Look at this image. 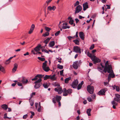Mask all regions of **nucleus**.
I'll return each instance as SVG.
<instances>
[{
    "label": "nucleus",
    "mask_w": 120,
    "mask_h": 120,
    "mask_svg": "<svg viewBox=\"0 0 120 120\" xmlns=\"http://www.w3.org/2000/svg\"><path fill=\"white\" fill-rule=\"evenodd\" d=\"M49 33L48 32H46L45 34H43V36L44 37H46L49 35Z\"/></svg>",
    "instance_id": "nucleus-38"
},
{
    "label": "nucleus",
    "mask_w": 120,
    "mask_h": 120,
    "mask_svg": "<svg viewBox=\"0 0 120 120\" xmlns=\"http://www.w3.org/2000/svg\"><path fill=\"white\" fill-rule=\"evenodd\" d=\"M87 90L90 94H93L94 91V86L90 85H88L87 87Z\"/></svg>",
    "instance_id": "nucleus-4"
},
{
    "label": "nucleus",
    "mask_w": 120,
    "mask_h": 120,
    "mask_svg": "<svg viewBox=\"0 0 120 120\" xmlns=\"http://www.w3.org/2000/svg\"><path fill=\"white\" fill-rule=\"evenodd\" d=\"M30 102L31 105V106H33L34 105V102L33 101L31 100L30 101Z\"/></svg>",
    "instance_id": "nucleus-55"
},
{
    "label": "nucleus",
    "mask_w": 120,
    "mask_h": 120,
    "mask_svg": "<svg viewBox=\"0 0 120 120\" xmlns=\"http://www.w3.org/2000/svg\"><path fill=\"white\" fill-rule=\"evenodd\" d=\"M52 0H47L46 1V2L47 3V5H48L49 4V3L51 2V1Z\"/></svg>",
    "instance_id": "nucleus-51"
},
{
    "label": "nucleus",
    "mask_w": 120,
    "mask_h": 120,
    "mask_svg": "<svg viewBox=\"0 0 120 120\" xmlns=\"http://www.w3.org/2000/svg\"><path fill=\"white\" fill-rule=\"evenodd\" d=\"M54 86L55 87L57 86L58 87H60V85L58 83H55Z\"/></svg>",
    "instance_id": "nucleus-52"
},
{
    "label": "nucleus",
    "mask_w": 120,
    "mask_h": 120,
    "mask_svg": "<svg viewBox=\"0 0 120 120\" xmlns=\"http://www.w3.org/2000/svg\"><path fill=\"white\" fill-rule=\"evenodd\" d=\"M72 92V90L71 89H69L68 90L67 93L69 94H71Z\"/></svg>",
    "instance_id": "nucleus-49"
},
{
    "label": "nucleus",
    "mask_w": 120,
    "mask_h": 120,
    "mask_svg": "<svg viewBox=\"0 0 120 120\" xmlns=\"http://www.w3.org/2000/svg\"><path fill=\"white\" fill-rule=\"evenodd\" d=\"M116 98H120V95L117 94H116Z\"/></svg>",
    "instance_id": "nucleus-58"
},
{
    "label": "nucleus",
    "mask_w": 120,
    "mask_h": 120,
    "mask_svg": "<svg viewBox=\"0 0 120 120\" xmlns=\"http://www.w3.org/2000/svg\"><path fill=\"white\" fill-rule=\"evenodd\" d=\"M44 76V75H42L41 74H38L34 78L32 79L31 80L32 81H37L38 79V78L39 79H41V78H42Z\"/></svg>",
    "instance_id": "nucleus-10"
},
{
    "label": "nucleus",
    "mask_w": 120,
    "mask_h": 120,
    "mask_svg": "<svg viewBox=\"0 0 120 120\" xmlns=\"http://www.w3.org/2000/svg\"><path fill=\"white\" fill-rule=\"evenodd\" d=\"M47 61H45V62L43 63L42 67L43 69L45 67H47Z\"/></svg>",
    "instance_id": "nucleus-29"
},
{
    "label": "nucleus",
    "mask_w": 120,
    "mask_h": 120,
    "mask_svg": "<svg viewBox=\"0 0 120 120\" xmlns=\"http://www.w3.org/2000/svg\"><path fill=\"white\" fill-rule=\"evenodd\" d=\"M92 60L94 62V64L100 62H101V60L99 58L97 57L95 55H93L92 57Z\"/></svg>",
    "instance_id": "nucleus-3"
},
{
    "label": "nucleus",
    "mask_w": 120,
    "mask_h": 120,
    "mask_svg": "<svg viewBox=\"0 0 120 120\" xmlns=\"http://www.w3.org/2000/svg\"><path fill=\"white\" fill-rule=\"evenodd\" d=\"M91 110V109L90 108L88 109L86 111V112L88 116H91L90 112Z\"/></svg>",
    "instance_id": "nucleus-27"
},
{
    "label": "nucleus",
    "mask_w": 120,
    "mask_h": 120,
    "mask_svg": "<svg viewBox=\"0 0 120 120\" xmlns=\"http://www.w3.org/2000/svg\"><path fill=\"white\" fill-rule=\"evenodd\" d=\"M50 39L51 38H47L44 41V42L45 43V45L48 42Z\"/></svg>",
    "instance_id": "nucleus-32"
},
{
    "label": "nucleus",
    "mask_w": 120,
    "mask_h": 120,
    "mask_svg": "<svg viewBox=\"0 0 120 120\" xmlns=\"http://www.w3.org/2000/svg\"><path fill=\"white\" fill-rule=\"evenodd\" d=\"M83 10L84 11H85L86 9L88 8V3L87 2H86L84 3L83 4Z\"/></svg>",
    "instance_id": "nucleus-14"
},
{
    "label": "nucleus",
    "mask_w": 120,
    "mask_h": 120,
    "mask_svg": "<svg viewBox=\"0 0 120 120\" xmlns=\"http://www.w3.org/2000/svg\"><path fill=\"white\" fill-rule=\"evenodd\" d=\"M44 71L46 72H48L50 70L48 67H46L43 69Z\"/></svg>",
    "instance_id": "nucleus-31"
},
{
    "label": "nucleus",
    "mask_w": 120,
    "mask_h": 120,
    "mask_svg": "<svg viewBox=\"0 0 120 120\" xmlns=\"http://www.w3.org/2000/svg\"><path fill=\"white\" fill-rule=\"evenodd\" d=\"M34 28H35L34 25V24H32L31 25L30 29L33 30Z\"/></svg>",
    "instance_id": "nucleus-47"
},
{
    "label": "nucleus",
    "mask_w": 120,
    "mask_h": 120,
    "mask_svg": "<svg viewBox=\"0 0 120 120\" xmlns=\"http://www.w3.org/2000/svg\"><path fill=\"white\" fill-rule=\"evenodd\" d=\"M98 69L99 71L101 72H102L104 71V70H103L102 69L101 67L98 68Z\"/></svg>",
    "instance_id": "nucleus-40"
},
{
    "label": "nucleus",
    "mask_w": 120,
    "mask_h": 120,
    "mask_svg": "<svg viewBox=\"0 0 120 120\" xmlns=\"http://www.w3.org/2000/svg\"><path fill=\"white\" fill-rule=\"evenodd\" d=\"M63 92L65 93H67L68 90H67L65 88H64L63 90Z\"/></svg>",
    "instance_id": "nucleus-56"
},
{
    "label": "nucleus",
    "mask_w": 120,
    "mask_h": 120,
    "mask_svg": "<svg viewBox=\"0 0 120 120\" xmlns=\"http://www.w3.org/2000/svg\"><path fill=\"white\" fill-rule=\"evenodd\" d=\"M87 55L89 57H90L92 60V56L91 53H90L89 52H88L87 53Z\"/></svg>",
    "instance_id": "nucleus-41"
},
{
    "label": "nucleus",
    "mask_w": 120,
    "mask_h": 120,
    "mask_svg": "<svg viewBox=\"0 0 120 120\" xmlns=\"http://www.w3.org/2000/svg\"><path fill=\"white\" fill-rule=\"evenodd\" d=\"M38 59L39 60L42 61H44L45 60V59L44 58H41L40 57H38Z\"/></svg>",
    "instance_id": "nucleus-37"
},
{
    "label": "nucleus",
    "mask_w": 120,
    "mask_h": 120,
    "mask_svg": "<svg viewBox=\"0 0 120 120\" xmlns=\"http://www.w3.org/2000/svg\"><path fill=\"white\" fill-rule=\"evenodd\" d=\"M41 45L40 44L38 45L34 49V50L36 52L39 51L40 49L42 48L41 47Z\"/></svg>",
    "instance_id": "nucleus-13"
},
{
    "label": "nucleus",
    "mask_w": 120,
    "mask_h": 120,
    "mask_svg": "<svg viewBox=\"0 0 120 120\" xmlns=\"http://www.w3.org/2000/svg\"><path fill=\"white\" fill-rule=\"evenodd\" d=\"M68 19H70V20L69 21V23L71 25L73 24L74 23V20L72 18L70 17H69Z\"/></svg>",
    "instance_id": "nucleus-22"
},
{
    "label": "nucleus",
    "mask_w": 120,
    "mask_h": 120,
    "mask_svg": "<svg viewBox=\"0 0 120 120\" xmlns=\"http://www.w3.org/2000/svg\"><path fill=\"white\" fill-rule=\"evenodd\" d=\"M73 41L74 42L76 45H79V41L77 39L73 40Z\"/></svg>",
    "instance_id": "nucleus-30"
},
{
    "label": "nucleus",
    "mask_w": 120,
    "mask_h": 120,
    "mask_svg": "<svg viewBox=\"0 0 120 120\" xmlns=\"http://www.w3.org/2000/svg\"><path fill=\"white\" fill-rule=\"evenodd\" d=\"M109 74L108 75V76L112 78H114L115 77V75L113 72V71H112L110 73H109Z\"/></svg>",
    "instance_id": "nucleus-19"
},
{
    "label": "nucleus",
    "mask_w": 120,
    "mask_h": 120,
    "mask_svg": "<svg viewBox=\"0 0 120 120\" xmlns=\"http://www.w3.org/2000/svg\"><path fill=\"white\" fill-rule=\"evenodd\" d=\"M82 9V6L80 5H79L76 7L75 10V14H76L77 13H78Z\"/></svg>",
    "instance_id": "nucleus-6"
},
{
    "label": "nucleus",
    "mask_w": 120,
    "mask_h": 120,
    "mask_svg": "<svg viewBox=\"0 0 120 120\" xmlns=\"http://www.w3.org/2000/svg\"><path fill=\"white\" fill-rule=\"evenodd\" d=\"M43 86L45 88H48L49 86L47 83H45L43 84Z\"/></svg>",
    "instance_id": "nucleus-35"
},
{
    "label": "nucleus",
    "mask_w": 120,
    "mask_h": 120,
    "mask_svg": "<svg viewBox=\"0 0 120 120\" xmlns=\"http://www.w3.org/2000/svg\"><path fill=\"white\" fill-rule=\"evenodd\" d=\"M45 30L47 31H49L51 29L49 27L45 26Z\"/></svg>",
    "instance_id": "nucleus-43"
},
{
    "label": "nucleus",
    "mask_w": 120,
    "mask_h": 120,
    "mask_svg": "<svg viewBox=\"0 0 120 120\" xmlns=\"http://www.w3.org/2000/svg\"><path fill=\"white\" fill-rule=\"evenodd\" d=\"M74 51L76 53H79L80 54L81 53V49L80 47L78 46H74L73 48Z\"/></svg>",
    "instance_id": "nucleus-7"
},
{
    "label": "nucleus",
    "mask_w": 120,
    "mask_h": 120,
    "mask_svg": "<svg viewBox=\"0 0 120 120\" xmlns=\"http://www.w3.org/2000/svg\"><path fill=\"white\" fill-rule=\"evenodd\" d=\"M111 65L110 64L105 65L104 68V71L105 73L107 72L108 73H110L112 71Z\"/></svg>",
    "instance_id": "nucleus-1"
},
{
    "label": "nucleus",
    "mask_w": 120,
    "mask_h": 120,
    "mask_svg": "<svg viewBox=\"0 0 120 120\" xmlns=\"http://www.w3.org/2000/svg\"><path fill=\"white\" fill-rule=\"evenodd\" d=\"M79 37L81 38L82 40L84 39V34L83 32H80L79 33Z\"/></svg>",
    "instance_id": "nucleus-18"
},
{
    "label": "nucleus",
    "mask_w": 120,
    "mask_h": 120,
    "mask_svg": "<svg viewBox=\"0 0 120 120\" xmlns=\"http://www.w3.org/2000/svg\"><path fill=\"white\" fill-rule=\"evenodd\" d=\"M21 81L23 84H26L28 82V80L25 78L23 77Z\"/></svg>",
    "instance_id": "nucleus-16"
},
{
    "label": "nucleus",
    "mask_w": 120,
    "mask_h": 120,
    "mask_svg": "<svg viewBox=\"0 0 120 120\" xmlns=\"http://www.w3.org/2000/svg\"><path fill=\"white\" fill-rule=\"evenodd\" d=\"M111 77H110L109 76H108V81L109 82L111 80Z\"/></svg>",
    "instance_id": "nucleus-64"
},
{
    "label": "nucleus",
    "mask_w": 120,
    "mask_h": 120,
    "mask_svg": "<svg viewBox=\"0 0 120 120\" xmlns=\"http://www.w3.org/2000/svg\"><path fill=\"white\" fill-rule=\"evenodd\" d=\"M114 100L118 102H120V99L119 98H115L114 99Z\"/></svg>",
    "instance_id": "nucleus-44"
},
{
    "label": "nucleus",
    "mask_w": 120,
    "mask_h": 120,
    "mask_svg": "<svg viewBox=\"0 0 120 120\" xmlns=\"http://www.w3.org/2000/svg\"><path fill=\"white\" fill-rule=\"evenodd\" d=\"M60 31H59L57 32H56V33L55 34V35L56 36H58L60 34Z\"/></svg>",
    "instance_id": "nucleus-48"
},
{
    "label": "nucleus",
    "mask_w": 120,
    "mask_h": 120,
    "mask_svg": "<svg viewBox=\"0 0 120 120\" xmlns=\"http://www.w3.org/2000/svg\"><path fill=\"white\" fill-rule=\"evenodd\" d=\"M56 9V7L54 6H53L52 7L50 6H48V7L47 9L48 10L51 11L52 10L54 11Z\"/></svg>",
    "instance_id": "nucleus-15"
},
{
    "label": "nucleus",
    "mask_w": 120,
    "mask_h": 120,
    "mask_svg": "<svg viewBox=\"0 0 120 120\" xmlns=\"http://www.w3.org/2000/svg\"><path fill=\"white\" fill-rule=\"evenodd\" d=\"M28 116V115L27 114H26L24 115L23 117V118L24 119H26Z\"/></svg>",
    "instance_id": "nucleus-53"
},
{
    "label": "nucleus",
    "mask_w": 120,
    "mask_h": 120,
    "mask_svg": "<svg viewBox=\"0 0 120 120\" xmlns=\"http://www.w3.org/2000/svg\"><path fill=\"white\" fill-rule=\"evenodd\" d=\"M71 79V77L66 78L64 80L65 82L66 83H68L69 81Z\"/></svg>",
    "instance_id": "nucleus-26"
},
{
    "label": "nucleus",
    "mask_w": 120,
    "mask_h": 120,
    "mask_svg": "<svg viewBox=\"0 0 120 120\" xmlns=\"http://www.w3.org/2000/svg\"><path fill=\"white\" fill-rule=\"evenodd\" d=\"M54 90L55 91L57 92L59 94H61L63 92L62 88L60 87H57L56 88H55Z\"/></svg>",
    "instance_id": "nucleus-9"
},
{
    "label": "nucleus",
    "mask_w": 120,
    "mask_h": 120,
    "mask_svg": "<svg viewBox=\"0 0 120 120\" xmlns=\"http://www.w3.org/2000/svg\"><path fill=\"white\" fill-rule=\"evenodd\" d=\"M42 80L41 79H39L37 81H36L34 82L35 84L34 86V87L36 89L39 88L41 85V84L40 82H41Z\"/></svg>",
    "instance_id": "nucleus-2"
},
{
    "label": "nucleus",
    "mask_w": 120,
    "mask_h": 120,
    "mask_svg": "<svg viewBox=\"0 0 120 120\" xmlns=\"http://www.w3.org/2000/svg\"><path fill=\"white\" fill-rule=\"evenodd\" d=\"M94 44H93L91 46L90 48V49H92L94 48Z\"/></svg>",
    "instance_id": "nucleus-54"
},
{
    "label": "nucleus",
    "mask_w": 120,
    "mask_h": 120,
    "mask_svg": "<svg viewBox=\"0 0 120 120\" xmlns=\"http://www.w3.org/2000/svg\"><path fill=\"white\" fill-rule=\"evenodd\" d=\"M50 75H46L44 77V80H46L49 79H50Z\"/></svg>",
    "instance_id": "nucleus-34"
},
{
    "label": "nucleus",
    "mask_w": 120,
    "mask_h": 120,
    "mask_svg": "<svg viewBox=\"0 0 120 120\" xmlns=\"http://www.w3.org/2000/svg\"><path fill=\"white\" fill-rule=\"evenodd\" d=\"M41 106L40 103L39 102L38 104V112H40L41 111Z\"/></svg>",
    "instance_id": "nucleus-36"
},
{
    "label": "nucleus",
    "mask_w": 120,
    "mask_h": 120,
    "mask_svg": "<svg viewBox=\"0 0 120 120\" xmlns=\"http://www.w3.org/2000/svg\"><path fill=\"white\" fill-rule=\"evenodd\" d=\"M78 81L77 79H76L73 81L71 84V86L74 88H76L78 85Z\"/></svg>",
    "instance_id": "nucleus-8"
},
{
    "label": "nucleus",
    "mask_w": 120,
    "mask_h": 120,
    "mask_svg": "<svg viewBox=\"0 0 120 120\" xmlns=\"http://www.w3.org/2000/svg\"><path fill=\"white\" fill-rule=\"evenodd\" d=\"M0 71H1L3 73L5 72V69L1 65H0Z\"/></svg>",
    "instance_id": "nucleus-25"
},
{
    "label": "nucleus",
    "mask_w": 120,
    "mask_h": 120,
    "mask_svg": "<svg viewBox=\"0 0 120 120\" xmlns=\"http://www.w3.org/2000/svg\"><path fill=\"white\" fill-rule=\"evenodd\" d=\"M1 107L3 109L6 110L8 108V106L7 105L4 104L2 105Z\"/></svg>",
    "instance_id": "nucleus-24"
},
{
    "label": "nucleus",
    "mask_w": 120,
    "mask_h": 120,
    "mask_svg": "<svg viewBox=\"0 0 120 120\" xmlns=\"http://www.w3.org/2000/svg\"><path fill=\"white\" fill-rule=\"evenodd\" d=\"M19 86H22V84L21 83H19V82L17 84Z\"/></svg>",
    "instance_id": "nucleus-63"
},
{
    "label": "nucleus",
    "mask_w": 120,
    "mask_h": 120,
    "mask_svg": "<svg viewBox=\"0 0 120 120\" xmlns=\"http://www.w3.org/2000/svg\"><path fill=\"white\" fill-rule=\"evenodd\" d=\"M112 104L113 105H117V103L116 102H115L114 100H113L112 101Z\"/></svg>",
    "instance_id": "nucleus-42"
},
{
    "label": "nucleus",
    "mask_w": 120,
    "mask_h": 120,
    "mask_svg": "<svg viewBox=\"0 0 120 120\" xmlns=\"http://www.w3.org/2000/svg\"><path fill=\"white\" fill-rule=\"evenodd\" d=\"M35 95V92L32 93V94H31V97H32L33 95Z\"/></svg>",
    "instance_id": "nucleus-62"
},
{
    "label": "nucleus",
    "mask_w": 120,
    "mask_h": 120,
    "mask_svg": "<svg viewBox=\"0 0 120 120\" xmlns=\"http://www.w3.org/2000/svg\"><path fill=\"white\" fill-rule=\"evenodd\" d=\"M55 75L54 74L52 76L50 75V79L53 81H54L56 80V77H55Z\"/></svg>",
    "instance_id": "nucleus-21"
},
{
    "label": "nucleus",
    "mask_w": 120,
    "mask_h": 120,
    "mask_svg": "<svg viewBox=\"0 0 120 120\" xmlns=\"http://www.w3.org/2000/svg\"><path fill=\"white\" fill-rule=\"evenodd\" d=\"M79 65L78 61H76L73 62L72 65V66L74 69H77Z\"/></svg>",
    "instance_id": "nucleus-11"
},
{
    "label": "nucleus",
    "mask_w": 120,
    "mask_h": 120,
    "mask_svg": "<svg viewBox=\"0 0 120 120\" xmlns=\"http://www.w3.org/2000/svg\"><path fill=\"white\" fill-rule=\"evenodd\" d=\"M107 89L106 88L101 89L98 93V94L99 95H103L105 94V93L107 90Z\"/></svg>",
    "instance_id": "nucleus-5"
},
{
    "label": "nucleus",
    "mask_w": 120,
    "mask_h": 120,
    "mask_svg": "<svg viewBox=\"0 0 120 120\" xmlns=\"http://www.w3.org/2000/svg\"><path fill=\"white\" fill-rule=\"evenodd\" d=\"M67 25V23H63V26L62 28L63 29H66L67 28H69L70 27V26H66Z\"/></svg>",
    "instance_id": "nucleus-17"
},
{
    "label": "nucleus",
    "mask_w": 120,
    "mask_h": 120,
    "mask_svg": "<svg viewBox=\"0 0 120 120\" xmlns=\"http://www.w3.org/2000/svg\"><path fill=\"white\" fill-rule=\"evenodd\" d=\"M10 62V60L8 59L6 60L5 62V64H9Z\"/></svg>",
    "instance_id": "nucleus-45"
},
{
    "label": "nucleus",
    "mask_w": 120,
    "mask_h": 120,
    "mask_svg": "<svg viewBox=\"0 0 120 120\" xmlns=\"http://www.w3.org/2000/svg\"><path fill=\"white\" fill-rule=\"evenodd\" d=\"M79 1H77L74 4V7H75L77 5H79Z\"/></svg>",
    "instance_id": "nucleus-50"
},
{
    "label": "nucleus",
    "mask_w": 120,
    "mask_h": 120,
    "mask_svg": "<svg viewBox=\"0 0 120 120\" xmlns=\"http://www.w3.org/2000/svg\"><path fill=\"white\" fill-rule=\"evenodd\" d=\"M116 86V91L117 92H119L120 90V89L119 86Z\"/></svg>",
    "instance_id": "nucleus-46"
},
{
    "label": "nucleus",
    "mask_w": 120,
    "mask_h": 120,
    "mask_svg": "<svg viewBox=\"0 0 120 120\" xmlns=\"http://www.w3.org/2000/svg\"><path fill=\"white\" fill-rule=\"evenodd\" d=\"M56 101H60L61 99V97L60 96L57 95L56 97Z\"/></svg>",
    "instance_id": "nucleus-28"
},
{
    "label": "nucleus",
    "mask_w": 120,
    "mask_h": 120,
    "mask_svg": "<svg viewBox=\"0 0 120 120\" xmlns=\"http://www.w3.org/2000/svg\"><path fill=\"white\" fill-rule=\"evenodd\" d=\"M57 68L60 69L61 70L63 68V66L58 64L57 65Z\"/></svg>",
    "instance_id": "nucleus-33"
},
{
    "label": "nucleus",
    "mask_w": 120,
    "mask_h": 120,
    "mask_svg": "<svg viewBox=\"0 0 120 120\" xmlns=\"http://www.w3.org/2000/svg\"><path fill=\"white\" fill-rule=\"evenodd\" d=\"M88 101L90 102H91L92 101V100L90 97H88L87 98Z\"/></svg>",
    "instance_id": "nucleus-57"
},
{
    "label": "nucleus",
    "mask_w": 120,
    "mask_h": 120,
    "mask_svg": "<svg viewBox=\"0 0 120 120\" xmlns=\"http://www.w3.org/2000/svg\"><path fill=\"white\" fill-rule=\"evenodd\" d=\"M18 67L17 64L15 63L14 65V67L12 69V73H15L17 70Z\"/></svg>",
    "instance_id": "nucleus-12"
},
{
    "label": "nucleus",
    "mask_w": 120,
    "mask_h": 120,
    "mask_svg": "<svg viewBox=\"0 0 120 120\" xmlns=\"http://www.w3.org/2000/svg\"><path fill=\"white\" fill-rule=\"evenodd\" d=\"M64 70H63L60 71V74L61 75H63V73Z\"/></svg>",
    "instance_id": "nucleus-59"
},
{
    "label": "nucleus",
    "mask_w": 120,
    "mask_h": 120,
    "mask_svg": "<svg viewBox=\"0 0 120 120\" xmlns=\"http://www.w3.org/2000/svg\"><path fill=\"white\" fill-rule=\"evenodd\" d=\"M55 44V42L54 41H52L50 42L49 44V46L50 47H52Z\"/></svg>",
    "instance_id": "nucleus-23"
},
{
    "label": "nucleus",
    "mask_w": 120,
    "mask_h": 120,
    "mask_svg": "<svg viewBox=\"0 0 120 120\" xmlns=\"http://www.w3.org/2000/svg\"><path fill=\"white\" fill-rule=\"evenodd\" d=\"M8 118V117L7 116V113H5L4 115V119Z\"/></svg>",
    "instance_id": "nucleus-61"
},
{
    "label": "nucleus",
    "mask_w": 120,
    "mask_h": 120,
    "mask_svg": "<svg viewBox=\"0 0 120 120\" xmlns=\"http://www.w3.org/2000/svg\"><path fill=\"white\" fill-rule=\"evenodd\" d=\"M56 97L54 96V98H52V102L54 104L56 103Z\"/></svg>",
    "instance_id": "nucleus-39"
},
{
    "label": "nucleus",
    "mask_w": 120,
    "mask_h": 120,
    "mask_svg": "<svg viewBox=\"0 0 120 120\" xmlns=\"http://www.w3.org/2000/svg\"><path fill=\"white\" fill-rule=\"evenodd\" d=\"M84 82L83 81H82L80 83H79L77 86V89L79 90L82 87V85L83 84Z\"/></svg>",
    "instance_id": "nucleus-20"
},
{
    "label": "nucleus",
    "mask_w": 120,
    "mask_h": 120,
    "mask_svg": "<svg viewBox=\"0 0 120 120\" xmlns=\"http://www.w3.org/2000/svg\"><path fill=\"white\" fill-rule=\"evenodd\" d=\"M91 97L93 98L94 99L96 97V95L95 94H93L91 95Z\"/></svg>",
    "instance_id": "nucleus-60"
}]
</instances>
